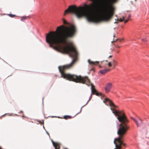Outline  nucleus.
Listing matches in <instances>:
<instances>
[{"instance_id":"f257e3e1","label":"nucleus","mask_w":149,"mask_h":149,"mask_svg":"<svg viewBox=\"0 0 149 149\" xmlns=\"http://www.w3.org/2000/svg\"><path fill=\"white\" fill-rule=\"evenodd\" d=\"M75 33H49L47 34L46 36V42L49 44V47L52 48L58 52L63 54H68L69 56L72 58L71 62L68 65L62 66H59L58 68L61 74V77L69 81H74L76 83L79 82L85 84L88 86L91 85V91L93 90L94 95L103 96L101 93L97 91L94 86L91 83L89 79L86 76L84 77L80 75L79 76L74 75L66 74L64 72L65 69L71 68L77 60L78 53L72 43H70L71 46L68 44L67 39L72 38Z\"/></svg>"},{"instance_id":"f03ea898","label":"nucleus","mask_w":149,"mask_h":149,"mask_svg":"<svg viewBox=\"0 0 149 149\" xmlns=\"http://www.w3.org/2000/svg\"><path fill=\"white\" fill-rule=\"evenodd\" d=\"M103 102L107 105L108 106L109 104L110 106L113 107V108L110 107V109L115 116H118L117 119L119 122H120V123L119 124L117 122V127H118L117 133L119 136L117 138L114 139V143L115 145L116 148L121 149L123 146H125V144L123 142V139L124 136L126 134L127 130L129 128V127L127 124V123L128 122V120L124 113L115 109L117 107L111 100L108 98H105Z\"/></svg>"},{"instance_id":"7ed1b4c3","label":"nucleus","mask_w":149,"mask_h":149,"mask_svg":"<svg viewBox=\"0 0 149 149\" xmlns=\"http://www.w3.org/2000/svg\"><path fill=\"white\" fill-rule=\"evenodd\" d=\"M131 118L135 123L138 127L140 126L143 123L142 120L140 118H139L138 120H137L135 118L131 117Z\"/></svg>"},{"instance_id":"20e7f679","label":"nucleus","mask_w":149,"mask_h":149,"mask_svg":"<svg viewBox=\"0 0 149 149\" xmlns=\"http://www.w3.org/2000/svg\"><path fill=\"white\" fill-rule=\"evenodd\" d=\"M112 85L111 83H107L105 88V90L106 93H108L112 88Z\"/></svg>"},{"instance_id":"39448f33","label":"nucleus","mask_w":149,"mask_h":149,"mask_svg":"<svg viewBox=\"0 0 149 149\" xmlns=\"http://www.w3.org/2000/svg\"><path fill=\"white\" fill-rule=\"evenodd\" d=\"M130 17V15H129L128 16V18L126 20H125V17L124 16H122V17L120 18H117V21L120 22H122L123 21H124V23H125L128 21Z\"/></svg>"},{"instance_id":"423d86ee","label":"nucleus","mask_w":149,"mask_h":149,"mask_svg":"<svg viewBox=\"0 0 149 149\" xmlns=\"http://www.w3.org/2000/svg\"><path fill=\"white\" fill-rule=\"evenodd\" d=\"M51 141L53 145L55 148V149H59L60 148V143H55L52 140H51Z\"/></svg>"},{"instance_id":"0eeeda50","label":"nucleus","mask_w":149,"mask_h":149,"mask_svg":"<svg viewBox=\"0 0 149 149\" xmlns=\"http://www.w3.org/2000/svg\"><path fill=\"white\" fill-rule=\"evenodd\" d=\"M110 70L109 69H104L100 70L99 72L102 74H104L107 71H109Z\"/></svg>"},{"instance_id":"6e6552de","label":"nucleus","mask_w":149,"mask_h":149,"mask_svg":"<svg viewBox=\"0 0 149 149\" xmlns=\"http://www.w3.org/2000/svg\"><path fill=\"white\" fill-rule=\"evenodd\" d=\"M88 62L89 64L92 65H95L96 64H98L99 63V62L97 61L95 62L91 61L90 59L88 60Z\"/></svg>"},{"instance_id":"1a4fd4ad","label":"nucleus","mask_w":149,"mask_h":149,"mask_svg":"<svg viewBox=\"0 0 149 149\" xmlns=\"http://www.w3.org/2000/svg\"><path fill=\"white\" fill-rule=\"evenodd\" d=\"M94 95V93H93V91L92 90V91H91V94L89 97V100H88V101L87 102V103H86V104L82 106V107H84V106H85V105H86L88 103V102L91 99V98H92V95Z\"/></svg>"},{"instance_id":"9d476101","label":"nucleus","mask_w":149,"mask_h":149,"mask_svg":"<svg viewBox=\"0 0 149 149\" xmlns=\"http://www.w3.org/2000/svg\"><path fill=\"white\" fill-rule=\"evenodd\" d=\"M112 63L113 65V68H114L117 64V62L114 60H113L112 61Z\"/></svg>"},{"instance_id":"9b49d317","label":"nucleus","mask_w":149,"mask_h":149,"mask_svg":"<svg viewBox=\"0 0 149 149\" xmlns=\"http://www.w3.org/2000/svg\"><path fill=\"white\" fill-rule=\"evenodd\" d=\"M71 116L69 115H65L64 116V118L65 119H67L68 118H71Z\"/></svg>"},{"instance_id":"f8f14e48","label":"nucleus","mask_w":149,"mask_h":149,"mask_svg":"<svg viewBox=\"0 0 149 149\" xmlns=\"http://www.w3.org/2000/svg\"><path fill=\"white\" fill-rule=\"evenodd\" d=\"M26 17H22V18L21 19V20L22 21H23L24 20L26 19Z\"/></svg>"},{"instance_id":"ddd939ff","label":"nucleus","mask_w":149,"mask_h":149,"mask_svg":"<svg viewBox=\"0 0 149 149\" xmlns=\"http://www.w3.org/2000/svg\"><path fill=\"white\" fill-rule=\"evenodd\" d=\"M8 15L11 17H13L16 16L15 15H12V14H8Z\"/></svg>"},{"instance_id":"4468645a","label":"nucleus","mask_w":149,"mask_h":149,"mask_svg":"<svg viewBox=\"0 0 149 149\" xmlns=\"http://www.w3.org/2000/svg\"><path fill=\"white\" fill-rule=\"evenodd\" d=\"M111 63H112V62H109L108 63V65L109 67H111V66L112 65H111Z\"/></svg>"},{"instance_id":"2eb2a0df","label":"nucleus","mask_w":149,"mask_h":149,"mask_svg":"<svg viewBox=\"0 0 149 149\" xmlns=\"http://www.w3.org/2000/svg\"><path fill=\"white\" fill-rule=\"evenodd\" d=\"M142 40L144 42H147V40L146 38L142 39Z\"/></svg>"},{"instance_id":"dca6fc26","label":"nucleus","mask_w":149,"mask_h":149,"mask_svg":"<svg viewBox=\"0 0 149 149\" xmlns=\"http://www.w3.org/2000/svg\"><path fill=\"white\" fill-rule=\"evenodd\" d=\"M82 107H81V109H80V111H79V112L78 113H77L76 114V115H75L74 116H74H76V115H77V114H79V113H80L81 112V109H82Z\"/></svg>"},{"instance_id":"f3484780","label":"nucleus","mask_w":149,"mask_h":149,"mask_svg":"<svg viewBox=\"0 0 149 149\" xmlns=\"http://www.w3.org/2000/svg\"><path fill=\"white\" fill-rule=\"evenodd\" d=\"M118 40H119V39H116L115 40H113V41H111V42L112 43L113 42H115Z\"/></svg>"},{"instance_id":"a211bd4d","label":"nucleus","mask_w":149,"mask_h":149,"mask_svg":"<svg viewBox=\"0 0 149 149\" xmlns=\"http://www.w3.org/2000/svg\"><path fill=\"white\" fill-rule=\"evenodd\" d=\"M116 47L118 48H120V46H119L117 45H116Z\"/></svg>"},{"instance_id":"6ab92c4d","label":"nucleus","mask_w":149,"mask_h":149,"mask_svg":"<svg viewBox=\"0 0 149 149\" xmlns=\"http://www.w3.org/2000/svg\"><path fill=\"white\" fill-rule=\"evenodd\" d=\"M8 114L9 116H11L12 115V114Z\"/></svg>"},{"instance_id":"aec40b11","label":"nucleus","mask_w":149,"mask_h":149,"mask_svg":"<svg viewBox=\"0 0 149 149\" xmlns=\"http://www.w3.org/2000/svg\"><path fill=\"white\" fill-rule=\"evenodd\" d=\"M46 132L47 133V134L49 135V133L48 132H47V131H46Z\"/></svg>"},{"instance_id":"412c9836","label":"nucleus","mask_w":149,"mask_h":149,"mask_svg":"<svg viewBox=\"0 0 149 149\" xmlns=\"http://www.w3.org/2000/svg\"><path fill=\"white\" fill-rule=\"evenodd\" d=\"M44 99V97H43L42 98V104H43V100Z\"/></svg>"},{"instance_id":"4be33fe9","label":"nucleus","mask_w":149,"mask_h":149,"mask_svg":"<svg viewBox=\"0 0 149 149\" xmlns=\"http://www.w3.org/2000/svg\"><path fill=\"white\" fill-rule=\"evenodd\" d=\"M23 113V111H21L20 112H19V113Z\"/></svg>"},{"instance_id":"5701e85b","label":"nucleus","mask_w":149,"mask_h":149,"mask_svg":"<svg viewBox=\"0 0 149 149\" xmlns=\"http://www.w3.org/2000/svg\"><path fill=\"white\" fill-rule=\"evenodd\" d=\"M93 70V71H94V69H93V68H92V69H91V70Z\"/></svg>"},{"instance_id":"b1692460","label":"nucleus","mask_w":149,"mask_h":149,"mask_svg":"<svg viewBox=\"0 0 149 149\" xmlns=\"http://www.w3.org/2000/svg\"><path fill=\"white\" fill-rule=\"evenodd\" d=\"M119 51H117V53H119Z\"/></svg>"},{"instance_id":"393cba45","label":"nucleus","mask_w":149,"mask_h":149,"mask_svg":"<svg viewBox=\"0 0 149 149\" xmlns=\"http://www.w3.org/2000/svg\"><path fill=\"white\" fill-rule=\"evenodd\" d=\"M111 56H111V55H110V56H109V58H110V57H111Z\"/></svg>"},{"instance_id":"a878e982","label":"nucleus","mask_w":149,"mask_h":149,"mask_svg":"<svg viewBox=\"0 0 149 149\" xmlns=\"http://www.w3.org/2000/svg\"><path fill=\"white\" fill-rule=\"evenodd\" d=\"M5 114H6V113L4 115H2V116H4L5 115Z\"/></svg>"},{"instance_id":"bb28decb","label":"nucleus","mask_w":149,"mask_h":149,"mask_svg":"<svg viewBox=\"0 0 149 149\" xmlns=\"http://www.w3.org/2000/svg\"><path fill=\"white\" fill-rule=\"evenodd\" d=\"M15 115L16 116H18V115L16 114H15Z\"/></svg>"},{"instance_id":"cd10ccee","label":"nucleus","mask_w":149,"mask_h":149,"mask_svg":"<svg viewBox=\"0 0 149 149\" xmlns=\"http://www.w3.org/2000/svg\"><path fill=\"white\" fill-rule=\"evenodd\" d=\"M39 123H40L42 124V123H41V122L40 121L39 122Z\"/></svg>"},{"instance_id":"c85d7f7f","label":"nucleus","mask_w":149,"mask_h":149,"mask_svg":"<svg viewBox=\"0 0 149 149\" xmlns=\"http://www.w3.org/2000/svg\"><path fill=\"white\" fill-rule=\"evenodd\" d=\"M116 23V21L115 22H114V23Z\"/></svg>"},{"instance_id":"c756f323","label":"nucleus","mask_w":149,"mask_h":149,"mask_svg":"<svg viewBox=\"0 0 149 149\" xmlns=\"http://www.w3.org/2000/svg\"><path fill=\"white\" fill-rule=\"evenodd\" d=\"M52 117H56V116H52Z\"/></svg>"},{"instance_id":"7c9ffc66","label":"nucleus","mask_w":149,"mask_h":149,"mask_svg":"<svg viewBox=\"0 0 149 149\" xmlns=\"http://www.w3.org/2000/svg\"><path fill=\"white\" fill-rule=\"evenodd\" d=\"M120 42L121 40H119Z\"/></svg>"},{"instance_id":"2f4dec72","label":"nucleus","mask_w":149,"mask_h":149,"mask_svg":"<svg viewBox=\"0 0 149 149\" xmlns=\"http://www.w3.org/2000/svg\"><path fill=\"white\" fill-rule=\"evenodd\" d=\"M24 116H22V117H24Z\"/></svg>"},{"instance_id":"473e14b6","label":"nucleus","mask_w":149,"mask_h":149,"mask_svg":"<svg viewBox=\"0 0 149 149\" xmlns=\"http://www.w3.org/2000/svg\"><path fill=\"white\" fill-rule=\"evenodd\" d=\"M43 128H45L44 127V126H43Z\"/></svg>"},{"instance_id":"72a5a7b5","label":"nucleus","mask_w":149,"mask_h":149,"mask_svg":"<svg viewBox=\"0 0 149 149\" xmlns=\"http://www.w3.org/2000/svg\"><path fill=\"white\" fill-rule=\"evenodd\" d=\"M113 37H115V35H113Z\"/></svg>"},{"instance_id":"f704fd0d","label":"nucleus","mask_w":149,"mask_h":149,"mask_svg":"<svg viewBox=\"0 0 149 149\" xmlns=\"http://www.w3.org/2000/svg\"><path fill=\"white\" fill-rule=\"evenodd\" d=\"M58 118H60V117L59 116L58 117Z\"/></svg>"},{"instance_id":"c9c22d12","label":"nucleus","mask_w":149,"mask_h":149,"mask_svg":"<svg viewBox=\"0 0 149 149\" xmlns=\"http://www.w3.org/2000/svg\"><path fill=\"white\" fill-rule=\"evenodd\" d=\"M65 149H68L67 148H65Z\"/></svg>"},{"instance_id":"e433bc0d","label":"nucleus","mask_w":149,"mask_h":149,"mask_svg":"<svg viewBox=\"0 0 149 149\" xmlns=\"http://www.w3.org/2000/svg\"><path fill=\"white\" fill-rule=\"evenodd\" d=\"M0 149H1V148L0 147Z\"/></svg>"},{"instance_id":"4c0bfd02","label":"nucleus","mask_w":149,"mask_h":149,"mask_svg":"<svg viewBox=\"0 0 149 149\" xmlns=\"http://www.w3.org/2000/svg\"><path fill=\"white\" fill-rule=\"evenodd\" d=\"M1 116L0 117V118H1Z\"/></svg>"},{"instance_id":"58836bf2","label":"nucleus","mask_w":149,"mask_h":149,"mask_svg":"<svg viewBox=\"0 0 149 149\" xmlns=\"http://www.w3.org/2000/svg\"><path fill=\"white\" fill-rule=\"evenodd\" d=\"M136 1V0H135V1Z\"/></svg>"}]
</instances>
